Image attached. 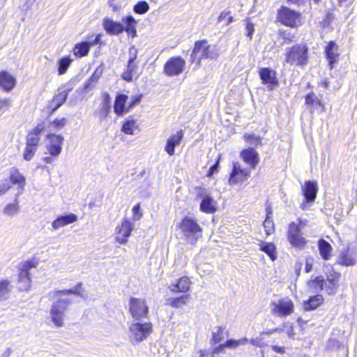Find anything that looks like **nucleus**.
I'll list each match as a JSON object with an SVG mask.
<instances>
[{
  "label": "nucleus",
  "mask_w": 357,
  "mask_h": 357,
  "mask_svg": "<svg viewBox=\"0 0 357 357\" xmlns=\"http://www.w3.org/2000/svg\"><path fill=\"white\" fill-rule=\"evenodd\" d=\"M70 294L77 295L86 298L83 293L76 289L56 291L49 294L50 296L54 301L50 311L52 321L58 327L63 326L64 312L72 303L70 298L66 297Z\"/></svg>",
  "instance_id": "nucleus-1"
},
{
  "label": "nucleus",
  "mask_w": 357,
  "mask_h": 357,
  "mask_svg": "<svg viewBox=\"0 0 357 357\" xmlns=\"http://www.w3.org/2000/svg\"><path fill=\"white\" fill-rule=\"evenodd\" d=\"M309 47L305 43H300L285 48L284 61L290 66L304 68L309 62Z\"/></svg>",
  "instance_id": "nucleus-2"
},
{
  "label": "nucleus",
  "mask_w": 357,
  "mask_h": 357,
  "mask_svg": "<svg viewBox=\"0 0 357 357\" xmlns=\"http://www.w3.org/2000/svg\"><path fill=\"white\" fill-rule=\"evenodd\" d=\"M218 56V49L215 45H210L206 40L195 42L190 55L191 62L200 63L202 59H215Z\"/></svg>",
  "instance_id": "nucleus-3"
},
{
  "label": "nucleus",
  "mask_w": 357,
  "mask_h": 357,
  "mask_svg": "<svg viewBox=\"0 0 357 357\" xmlns=\"http://www.w3.org/2000/svg\"><path fill=\"white\" fill-rule=\"evenodd\" d=\"M180 228L185 241L195 245L202 236V229L197 221L191 218L185 217L181 223Z\"/></svg>",
  "instance_id": "nucleus-4"
},
{
  "label": "nucleus",
  "mask_w": 357,
  "mask_h": 357,
  "mask_svg": "<svg viewBox=\"0 0 357 357\" xmlns=\"http://www.w3.org/2000/svg\"><path fill=\"white\" fill-rule=\"evenodd\" d=\"M151 332V324L135 321L129 328V337L131 342L135 344L146 339Z\"/></svg>",
  "instance_id": "nucleus-5"
},
{
  "label": "nucleus",
  "mask_w": 357,
  "mask_h": 357,
  "mask_svg": "<svg viewBox=\"0 0 357 357\" xmlns=\"http://www.w3.org/2000/svg\"><path fill=\"white\" fill-rule=\"evenodd\" d=\"M38 262L33 259L26 261L20 264V273L18 275V286L20 291H27L31 287V279L30 277V270L36 268Z\"/></svg>",
  "instance_id": "nucleus-6"
},
{
  "label": "nucleus",
  "mask_w": 357,
  "mask_h": 357,
  "mask_svg": "<svg viewBox=\"0 0 357 357\" xmlns=\"http://www.w3.org/2000/svg\"><path fill=\"white\" fill-rule=\"evenodd\" d=\"M300 17L301 14L299 13L286 6H282L278 11V21L281 24L291 28L297 27L301 24Z\"/></svg>",
  "instance_id": "nucleus-7"
},
{
  "label": "nucleus",
  "mask_w": 357,
  "mask_h": 357,
  "mask_svg": "<svg viewBox=\"0 0 357 357\" xmlns=\"http://www.w3.org/2000/svg\"><path fill=\"white\" fill-rule=\"evenodd\" d=\"M301 190L304 198L303 202L301 204V208L303 211H305L315 201L318 191L317 183L315 181H308L302 185Z\"/></svg>",
  "instance_id": "nucleus-8"
},
{
  "label": "nucleus",
  "mask_w": 357,
  "mask_h": 357,
  "mask_svg": "<svg viewBox=\"0 0 357 357\" xmlns=\"http://www.w3.org/2000/svg\"><path fill=\"white\" fill-rule=\"evenodd\" d=\"M129 305V311L134 321H140L147 317L149 307L144 300L131 298Z\"/></svg>",
  "instance_id": "nucleus-9"
},
{
  "label": "nucleus",
  "mask_w": 357,
  "mask_h": 357,
  "mask_svg": "<svg viewBox=\"0 0 357 357\" xmlns=\"http://www.w3.org/2000/svg\"><path fill=\"white\" fill-rule=\"evenodd\" d=\"M287 238L292 246L300 249L306 244V240L301 236V227L294 222L289 225Z\"/></svg>",
  "instance_id": "nucleus-10"
},
{
  "label": "nucleus",
  "mask_w": 357,
  "mask_h": 357,
  "mask_svg": "<svg viewBox=\"0 0 357 357\" xmlns=\"http://www.w3.org/2000/svg\"><path fill=\"white\" fill-rule=\"evenodd\" d=\"M185 66V61L181 56L169 58L164 66V72L167 75L174 76L181 74Z\"/></svg>",
  "instance_id": "nucleus-11"
},
{
  "label": "nucleus",
  "mask_w": 357,
  "mask_h": 357,
  "mask_svg": "<svg viewBox=\"0 0 357 357\" xmlns=\"http://www.w3.org/2000/svg\"><path fill=\"white\" fill-rule=\"evenodd\" d=\"M259 76L263 84L267 85L269 91L278 85L276 72L270 68H261L259 70Z\"/></svg>",
  "instance_id": "nucleus-12"
},
{
  "label": "nucleus",
  "mask_w": 357,
  "mask_h": 357,
  "mask_svg": "<svg viewBox=\"0 0 357 357\" xmlns=\"http://www.w3.org/2000/svg\"><path fill=\"white\" fill-rule=\"evenodd\" d=\"M250 176V171L246 168H242L241 165L237 162L233 163V167L229 178L230 185L243 183Z\"/></svg>",
  "instance_id": "nucleus-13"
},
{
  "label": "nucleus",
  "mask_w": 357,
  "mask_h": 357,
  "mask_svg": "<svg viewBox=\"0 0 357 357\" xmlns=\"http://www.w3.org/2000/svg\"><path fill=\"white\" fill-rule=\"evenodd\" d=\"M133 229L134 225L128 219H123L121 225L116 228V241L120 244L126 243Z\"/></svg>",
  "instance_id": "nucleus-14"
},
{
  "label": "nucleus",
  "mask_w": 357,
  "mask_h": 357,
  "mask_svg": "<svg viewBox=\"0 0 357 357\" xmlns=\"http://www.w3.org/2000/svg\"><path fill=\"white\" fill-rule=\"evenodd\" d=\"M47 138L49 139L47 149L50 155L53 157L59 156L62 150V144L64 140L63 137L61 135L49 133L47 135Z\"/></svg>",
  "instance_id": "nucleus-15"
},
{
  "label": "nucleus",
  "mask_w": 357,
  "mask_h": 357,
  "mask_svg": "<svg viewBox=\"0 0 357 357\" xmlns=\"http://www.w3.org/2000/svg\"><path fill=\"white\" fill-rule=\"evenodd\" d=\"M273 312L280 317H286L294 312V303L288 298H282L278 303H273Z\"/></svg>",
  "instance_id": "nucleus-16"
},
{
  "label": "nucleus",
  "mask_w": 357,
  "mask_h": 357,
  "mask_svg": "<svg viewBox=\"0 0 357 357\" xmlns=\"http://www.w3.org/2000/svg\"><path fill=\"white\" fill-rule=\"evenodd\" d=\"M204 191L202 188L199 192V197L202 198L200 210L206 213H214L217 210V203L210 195L205 194Z\"/></svg>",
  "instance_id": "nucleus-17"
},
{
  "label": "nucleus",
  "mask_w": 357,
  "mask_h": 357,
  "mask_svg": "<svg viewBox=\"0 0 357 357\" xmlns=\"http://www.w3.org/2000/svg\"><path fill=\"white\" fill-rule=\"evenodd\" d=\"M338 50L339 47L334 41H330L325 47L324 52L331 70L334 68V64L339 59Z\"/></svg>",
  "instance_id": "nucleus-18"
},
{
  "label": "nucleus",
  "mask_w": 357,
  "mask_h": 357,
  "mask_svg": "<svg viewBox=\"0 0 357 357\" xmlns=\"http://www.w3.org/2000/svg\"><path fill=\"white\" fill-rule=\"evenodd\" d=\"M241 157L251 169H255L259 162V154L254 148L250 147L241 151Z\"/></svg>",
  "instance_id": "nucleus-19"
},
{
  "label": "nucleus",
  "mask_w": 357,
  "mask_h": 357,
  "mask_svg": "<svg viewBox=\"0 0 357 357\" xmlns=\"http://www.w3.org/2000/svg\"><path fill=\"white\" fill-rule=\"evenodd\" d=\"M102 26L107 33L109 35H119L124 31V25L119 22L105 17Z\"/></svg>",
  "instance_id": "nucleus-20"
},
{
  "label": "nucleus",
  "mask_w": 357,
  "mask_h": 357,
  "mask_svg": "<svg viewBox=\"0 0 357 357\" xmlns=\"http://www.w3.org/2000/svg\"><path fill=\"white\" fill-rule=\"evenodd\" d=\"M16 85V79L7 71L0 72V87L6 92L11 91Z\"/></svg>",
  "instance_id": "nucleus-21"
},
{
  "label": "nucleus",
  "mask_w": 357,
  "mask_h": 357,
  "mask_svg": "<svg viewBox=\"0 0 357 357\" xmlns=\"http://www.w3.org/2000/svg\"><path fill=\"white\" fill-rule=\"evenodd\" d=\"M77 220V215L74 213H68L66 215H61L52 222V227L54 230L73 223Z\"/></svg>",
  "instance_id": "nucleus-22"
},
{
  "label": "nucleus",
  "mask_w": 357,
  "mask_h": 357,
  "mask_svg": "<svg viewBox=\"0 0 357 357\" xmlns=\"http://www.w3.org/2000/svg\"><path fill=\"white\" fill-rule=\"evenodd\" d=\"M184 134L182 130L176 132V133L171 136L167 140L165 147V151L169 155L174 154V149L178 146L183 138Z\"/></svg>",
  "instance_id": "nucleus-23"
},
{
  "label": "nucleus",
  "mask_w": 357,
  "mask_h": 357,
  "mask_svg": "<svg viewBox=\"0 0 357 357\" xmlns=\"http://www.w3.org/2000/svg\"><path fill=\"white\" fill-rule=\"evenodd\" d=\"M139 119L135 116H130L125 120L121 131L127 135H135V131L139 132Z\"/></svg>",
  "instance_id": "nucleus-24"
},
{
  "label": "nucleus",
  "mask_w": 357,
  "mask_h": 357,
  "mask_svg": "<svg viewBox=\"0 0 357 357\" xmlns=\"http://www.w3.org/2000/svg\"><path fill=\"white\" fill-rule=\"evenodd\" d=\"M10 181L13 184L18 185V192H23L26 185V178L20 172L18 169H11L10 172Z\"/></svg>",
  "instance_id": "nucleus-25"
},
{
  "label": "nucleus",
  "mask_w": 357,
  "mask_h": 357,
  "mask_svg": "<svg viewBox=\"0 0 357 357\" xmlns=\"http://www.w3.org/2000/svg\"><path fill=\"white\" fill-rule=\"evenodd\" d=\"M128 96L123 93H118L114 101V110L118 116H122L126 112V103L128 100Z\"/></svg>",
  "instance_id": "nucleus-26"
},
{
  "label": "nucleus",
  "mask_w": 357,
  "mask_h": 357,
  "mask_svg": "<svg viewBox=\"0 0 357 357\" xmlns=\"http://www.w3.org/2000/svg\"><path fill=\"white\" fill-rule=\"evenodd\" d=\"M70 91V89L64 90L53 98L49 106L52 109V113L57 110L66 102Z\"/></svg>",
  "instance_id": "nucleus-27"
},
{
  "label": "nucleus",
  "mask_w": 357,
  "mask_h": 357,
  "mask_svg": "<svg viewBox=\"0 0 357 357\" xmlns=\"http://www.w3.org/2000/svg\"><path fill=\"white\" fill-rule=\"evenodd\" d=\"M22 195V192H18L16 195L13 203L7 204L3 208V213L8 216L12 217L18 213L20 210L19 206V197Z\"/></svg>",
  "instance_id": "nucleus-28"
},
{
  "label": "nucleus",
  "mask_w": 357,
  "mask_h": 357,
  "mask_svg": "<svg viewBox=\"0 0 357 357\" xmlns=\"http://www.w3.org/2000/svg\"><path fill=\"white\" fill-rule=\"evenodd\" d=\"M319 251L321 257L324 260H328L330 258L331 252L332 250L331 245L326 240L321 238L318 241Z\"/></svg>",
  "instance_id": "nucleus-29"
},
{
  "label": "nucleus",
  "mask_w": 357,
  "mask_h": 357,
  "mask_svg": "<svg viewBox=\"0 0 357 357\" xmlns=\"http://www.w3.org/2000/svg\"><path fill=\"white\" fill-rule=\"evenodd\" d=\"M91 44L90 42L84 41L75 45L73 53L77 57H83L89 54Z\"/></svg>",
  "instance_id": "nucleus-30"
},
{
  "label": "nucleus",
  "mask_w": 357,
  "mask_h": 357,
  "mask_svg": "<svg viewBox=\"0 0 357 357\" xmlns=\"http://www.w3.org/2000/svg\"><path fill=\"white\" fill-rule=\"evenodd\" d=\"M323 297L321 295L311 296L307 301L304 302V309L306 311H310L318 307L323 302Z\"/></svg>",
  "instance_id": "nucleus-31"
},
{
  "label": "nucleus",
  "mask_w": 357,
  "mask_h": 357,
  "mask_svg": "<svg viewBox=\"0 0 357 357\" xmlns=\"http://www.w3.org/2000/svg\"><path fill=\"white\" fill-rule=\"evenodd\" d=\"M308 287L316 293H320L324 291V277L317 276L311 278L307 282Z\"/></svg>",
  "instance_id": "nucleus-32"
},
{
  "label": "nucleus",
  "mask_w": 357,
  "mask_h": 357,
  "mask_svg": "<svg viewBox=\"0 0 357 357\" xmlns=\"http://www.w3.org/2000/svg\"><path fill=\"white\" fill-rule=\"evenodd\" d=\"M190 281L188 278L183 277L178 281L172 284V291L176 292H187L190 289Z\"/></svg>",
  "instance_id": "nucleus-33"
},
{
  "label": "nucleus",
  "mask_w": 357,
  "mask_h": 357,
  "mask_svg": "<svg viewBox=\"0 0 357 357\" xmlns=\"http://www.w3.org/2000/svg\"><path fill=\"white\" fill-rule=\"evenodd\" d=\"M13 285L8 280H0V301L7 299L12 291Z\"/></svg>",
  "instance_id": "nucleus-34"
},
{
  "label": "nucleus",
  "mask_w": 357,
  "mask_h": 357,
  "mask_svg": "<svg viewBox=\"0 0 357 357\" xmlns=\"http://www.w3.org/2000/svg\"><path fill=\"white\" fill-rule=\"evenodd\" d=\"M260 250L265 252L272 261L276 259V248L274 243L267 242L263 243L260 245Z\"/></svg>",
  "instance_id": "nucleus-35"
},
{
  "label": "nucleus",
  "mask_w": 357,
  "mask_h": 357,
  "mask_svg": "<svg viewBox=\"0 0 357 357\" xmlns=\"http://www.w3.org/2000/svg\"><path fill=\"white\" fill-rule=\"evenodd\" d=\"M137 66L135 62L128 61L127 69L121 75V77L126 82H132L133 77L136 75Z\"/></svg>",
  "instance_id": "nucleus-36"
},
{
  "label": "nucleus",
  "mask_w": 357,
  "mask_h": 357,
  "mask_svg": "<svg viewBox=\"0 0 357 357\" xmlns=\"http://www.w3.org/2000/svg\"><path fill=\"white\" fill-rule=\"evenodd\" d=\"M337 263L340 265L349 266L355 264V259L348 254V250H343L337 258Z\"/></svg>",
  "instance_id": "nucleus-37"
},
{
  "label": "nucleus",
  "mask_w": 357,
  "mask_h": 357,
  "mask_svg": "<svg viewBox=\"0 0 357 357\" xmlns=\"http://www.w3.org/2000/svg\"><path fill=\"white\" fill-rule=\"evenodd\" d=\"M225 327L223 326H217L214 328V331L212 332V337L210 340L212 345H215L223 340L225 337Z\"/></svg>",
  "instance_id": "nucleus-38"
},
{
  "label": "nucleus",
  "mask_w": 357,
  "mask_h": 357,
  "mask_svg": "<svg viewBox=\"0 0 357 357\" xmlns=\"http://www.w3.org/2000/svg\"><path fill=\"white\" fill-rule=\"evenodd\" d=\"M189 298L188 294H184L180 297L169 299V303L173 307L178 308L185 305L188 302Z\"/></svg>",
  "instance_id": "nucleus-39"
},
{
  "label": "nucleus",
  "mask_w": 357,
  "mask_h": 357,
  "mask_svg": "<svg viewBox=\"0 0 357 357\" xmlns=\"http://www.w3.org/2000/svg\"><path fill=\"white\" fill-rule=\"evenodd\" d=\"M339 287V284L328 280H325L324 278V291L328 295H333L336 293L337 289Z\"/></svg>",
  "instance_id": "nucleus-40"
},
{
  "label": "nucleus",
  "mask_w": 357,
  "mask_h": 357,
  "mask_svg": "<svg viewBox=\"0 0 357 357\" xmlns=\"http://www.w3.org/2000/svg\"><path fill=\"white\" fill-rule=\"evenodd\" d=\"M72 60L68 56L63 57L59 61L58 72L59 75L64 74L70 65Z\"/></svg>",
  "instance_id": "nucleus-41"
},
{
  "label": "nucleus",
  "mask_w": 357,
  "mask_h": 357,
  "mask_svg": "<svg viewBox=\"0 0 357 357\" xmlns=\"http://www.w3.org/2000/svg\"><path fill=\"white\" fill-rule=\"evenodd\" d=\"M149 8V3L145 1H140L137 2L133 8V10L137 14H144L146 13Z\"/></svg>",
  "instance_id": "nucleus-42"
},
{
  "label": "nucleus",
  "mask_w": 357,
  "mask_h": 357,
  "mask_svg": "<svg viewBox=\"0 0 357 357\" xmlns=\"http://www.w3.org/2000/svg\"><path fill=\"white\" fill-rule=\"evenodd\" d=\"M38 148L35 146H31L29 145H26L25 146L24 153H23V158L26 161H30L34 156L36 152L37 151Z\"/></svg>",
  "instance_id": "nucleus-43"
},
{
  "label": "nucleus",
  "mask_w": 357,
  "mask_h": 357,
  "mask_svg": "<svg viewBox=\"0 0 357 357\" xmlns=\"http://www.w3.org/2000/svg\"><path fill=\"white\" fill-rule=\"evenodd\" d=\"M244 138L250 145L257 146L261 144V138L252 134H245Z\"/></svg>",
  "instance_id": "nucleus-44"
},
{
  "label": "nucleus",
  "mask_w": 357,
  "mask_h": 357,
  "mask_svg": "<svg viewBox=\"0 0 357 357\" xmlns=\"http://www.w3.org/2000/svg\"><path fill=\"white\" fill-rule=\"evenodd\" d=\"M122 22L126 24L124 31H127L131 28L136 26L137 21L132 15H128L122 19Z\"/></svg>",
  "instance_id": "nucleus-45"
},
{
  "label": "nucleus",
  "mask_w": 357,
  "mask_h": 357,
  "mask_svg": "<svg viewBox=\"0 0 357 357\" xmlns=\"http://www.w3.org/2000/svg\"><path fill=\"white\" fill-rule=\"evenodd\" d=\"M40 140V137H38L32 135V134L28 133L26 137V144L38 148Z\"/></svg>",
  "instance_id": "nucleus-46"
},
{
  "label": "nucleus",
  "mask_w": 357,
  "mask_h": 357,
  "mask_svg": "<svg viewBox=\"0 0 357 357\" xmlns=\"http://www.w3.org/2000/svg\"><path fill=\"white\" fill-rule=\"evenodd\" d=\"M316 102L318 105H321L320 100L314 93H310L305 96V104L307 105L313 106Z\"/></svg>",
  "instance_id": "nucleus-47"
},
{
  "label": "nucleus",
  "mask_w": 357,
  "mask_h": 357,
  "mask_svg": "<svg viewBox=\"0 0 357 357\" xmlns=\"http://www.w3.org/2000/svg\"><path fill=\"white\" fill-rule=\"evenodd\" d=\"M67 123L66 118L56 119L51 122V126L55 130H60Z\"/></svg>",
  "instance_id": "nucleus-48"
},
{
  "label": "nucleus",
  "mask_w": 357,
  "mask_h": 357,
  "mask_svg": "<svg viewBox=\"0 0 357 357\" xmlns=\"http://www.w3.org/2000/svg\"><path fill=\"white\" fill-rule=\"evenodd\" d=\"M341 275L338 272H335V271L332 270L331 271H329L327 273L326 279L325 280L336 282L339 284L340 279Z\"/></svg>",
  "instance_id": "nucleus-49"
},
{
  "label": "nucleus",
  "mask_w": 357,
  "mask_h": 357,
  "mask_svg": "<svg viewBox=\"0 0 357 357\" xmlns=\"http://www.w3.org/2000/svg\"><path fill=\"white\" fill-rule=\"evenodd\" d=\"M45 129V123L44 122H41L37 125L36 128L33 130H30L28 133L32 134V135L40 137V134Z\"/></svg>",
  "instance_id": "nucleus-50"
},
{
  "label": "nucleus",
  "mask_w": 357,
  "mask_h": 357,
  "mask_svg": "<svg viewBox=\"0 0 357 357\" xmlns=\"http://www.w3.org/2000/svg\"><path fill=\"white\" fill-rule=\"evenodd\" d=\"M111 110V105H102L100 109V119L105 120L107 118Z\"/></svg>",
  "instance_id": "nucleus-51"
},
{
  "label": "nucleus",
  "mask_w": 357,
  "mask_h": 357,
  "mask_svg": "<svg viewBox=\"0 0 357 357\" xmlns=\"http://www.w3.org/2000/svg\"><path fill=\"white\" fill-rule=\"evenodd\" d=\"M142 98V95H138L131 97V100L128 103V107H126V112H129L131 108H132L135 105L140 102Z\"/></svg>",
  "instance_id": "nucleus-52"
},
{
  "label": "nucleus",
  "mask_w": 357,
  "mask_h": 357,
  "mask_svg": "<svg viewBox=\"0 0 357 357\" xmlns=\"http://www.w3.org/2000/svg\"><path fill=\"white\" fill-rule=\"evenodd\" d=\"M11 188V185L7 179L1 181L0 183V196L6 194Z\"/></svg>",
  "instance_id": "nucleus-53"
},
{
  "label": "nucleus",
  "mask_w": 357,
  "mask_h": 357,
  "mask_svg": "<svg viewBox=\"0 0 357 357\" xmlns=\"http://www.w3.org/2000/svg\"><path fill=\"white\" fill-rule=\"evenodd\" d=\"M340 346V342L335 338L329 339L326 343V349H338Z\"/></svg>",
  "instance_id": "nucleus-54"
},
{
  "label": "nucleus",
  "mask_w": 357,
  "mask_h": 357,
  "mask_svg": "<svg viewBox=\"0 0 357 357\" xmlns=\"http://www.w3.org/2000/svg\"><path fill=\"white\" fill-rule=\"evenodd\" d=\"M132 213H133L132 219L134 221L139 220L142 218V213H141L139 204H137L134 206V207L132 208Z\"/></svg>",
  "instance_id": "nucleus-55"
},
{
  "label": "nucleus",
  "mask_w": 357,
  "mask_h": 357,
  "mask_svg": "<svg viewBox=\"0 0 357 357\" xmlns=\"http://www.w3.org/2000/svg\"><path fill=\"white\" fill-rule=\"evenodd\" d=\"M250 344H252L253 346L258 347H264L267 346L266 344L264 342V340L261 337H257L255 338H253L250 340Z\"/></svg>",
  "instance_id": "nucleus-56"
},
{
  "label": "nucleus",
  "mask_w": 357,
  "mask_h": 357,
  "mask_svg": "<svg viewBox=\"0 0 357 357\" xmlns=\"http://www.w3.org/2000/svg\"><path fill=\"white\" fill-rule=\"evenodd\" d=\"M219 160H220V157L218 158V159L216 160L215 163L213 164L208 169V173H207V176L208 177H211L213 176L215 174H216L218 172V168H219Z\"/></svg>",
  "instance_id": "nucleus-57"
},
{
  "label": "nucleus",
  "mask_w": 357,
  "mask_h": 357,
  "mask_svg": "<svg viewBox=\"0 0 357 357\" xmlns=\"http://www.w3.org/2000/svg\"><path fill=\"white\" fill-rule=\"evenodd\" d=\"M264 226L268 235H270L274 230L273 223L272 221L269 220L268 218L264 221Z\"/></svg>",
  "instance_id": "nucleus-58"
},
{
  "label": "nucleus",
  "mask_w": 357,
  "mask_h": 357,
  "mask_svg": "<svg viewBox=\"0 0 357 357\" xmlns=\"http://www.w3.org/2000/svg\"><path fill=\"white\" fill-rule=\"evenodd\" d=\"M129 59L128 61L130 62H135V59H137V50L135 46H132L129 49Z\"/></svg>",
  "instance_id": "nucleus-59"
},
{
  "label": "nucleus",
  "mask_w": 357,
  "mask_h": 357,
  "mask_svg": "<svg viewBox=\"0 0 357 357\" xmlns=\"http://www.w3.org/2000/svg\"><path fill=\"white\" fill-rule=\"evenodd\" d=\"M240 345V342L236 340L229 339L227 340L225 343L224 346L227 348H236Z\"/></svg>",
  "instance_id": "nucleus-60"
},
{
  "label": "nucleus",
  "mask_w": 357,
  "mask_h": 357,
  "mask_svg": "<svg viewBox=\"0 0 357 357\" xmlns=\"http://www.w3.org/2000/svg\"><path fill=\"white\" fill-rule=\"evenodd\" d=\"M11 100L10 98L0 99V110L10 107Z\"/></svg>",
  "instance_id": "nucleus-61"
},
{
  "label": "nucleus",
  "mask_w": 357,
  "mask_h": 357,
  "mask_svg": "<svg viewBox=\"0 0 357 357\" xmlns=\"http://www.w3.org/2000/svg\"><path fill=\"white\" fill-rule=\"evenodd\" d=\"M246 31H247L246 36L248 37H249L250 38H251L252 36V33L255 31V27H254V24L250 22H247Z\"/></svg>",
  "instance_id": "nucleus-62"
},
{
  "label": "nucleus",
  "mask_w": 357,
  "mask_h": 357,
  "mask_svg": "<svg viewBox=\"0 0 357 357\" xmlns=\"http://www.w3.org/2000/svg\"><path fill=\"white\" fill-rule=\"evenodd\" d=\"M94 86V82L89 79L84 84V91H88L89 90H91L93 89Z\"/></svg>",
  "instance_id": "nucleus-63"
},
{
  "label": "nucleus",
  "mask_w": 357,
  "mask_h": 357,
  "mask_svg": "<svg viewBox=\"0 0 357 357\" xmlns=\"http://www.w3.org/2000/svg\"><path fill=\"white\" fill-rule=\"evenodd\" d=\"M111 98L109 93H105L103 94V100L102 105H111Z\"/></svg>",
  "instance_id": "nucleus-64"
}]
</instances>
